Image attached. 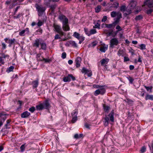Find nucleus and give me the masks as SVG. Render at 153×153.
<instances>
[{
	"label": "nucleus",
	"mask_w": 153,
	"mask_h": 153,
	"mask_svg": "<svg viewBox=\"0 0 153 153\" xmlns=\"http://www.w3.org/2000/svg\"><path fill=\"white\" fill-rule=\"evenodd\" d=\"M85 126L86 128H89L90 125L89 124L87 123H86L85 124Z\"/></svg>",
	"instance_id": "69168bd1"
},
{
	"label": "nucleus",
	"mask_w": 153,
	"mask_h": 153,
	"mask_svg": "<svg viewBox=\"0 0 153 153\" xmlns=\"http://www.w3.org/2000/svg\"><path fill=\"white\" fill-rule=\"evenodd\" d=\"M73 117L72 119V122L73 123H74L77 120V116H74Z\"/></svg>",
	"instance_id": "ea45409f"
},
{
	"label": "nucleus",
	"mask_w": 153,
	"mask_h": 153,
	"mask_svg": "<svg viewBox=\"0 0 153 153\" xmlns=\"http://www.w3.org/2000/svg\"><path fill=\"white\" fill-rule=\"evenodd\" d=\"M101 6H99V5L95 9V12L97 13L99 12L100 11V10L101 9Z\"/></svg>",
	"instance_id": "f704fd0d"
},
{
	"label": "nucleus",
	"mask_w": 153,
	"mask_h": 153,
	"mask_svg": "<svg viewBox=\"0 0 153 153\" xmlns=\"http://www.w3.org/2000/svg\"><path fill=\"white\" fill-rule=\"evenodd\" d=\"M41 43L40 42V40L39 39H36L35 41V42L33 44V46H36L37 47H39V45Z\"/></svg>",
	"instance_id": "412c9836"
},
{
	"label": "nucleus",
	"mask_w": 153,
	"mask_h": 153,
	"mask_svg": "<svg viewBox=\"0 0 153 153\" xmlns=\"http://www.w3.org/2000/svg\"><path fill=\"white\" fill-rule=\"evenodd\" d=\"M147 5L149 7L151 8L153 7V0H149L144 2V5L143 6Z\"/></svg>",
	"instance_id": "9b49d317"
},
{
	"label": "nucleus",
	"mask_w": 153,
	"mask_h": 153,
	"mask_svg": "<svg viewBox=\"0 0 153 153\" xmlns=\"http://www.w3.org/2000/svg\"><path fill=\"white\" fill-rule=\"evenodd\" d=\"M82 72L85 74H87L88 76L90 77L92 75V73L91 71L87 69L84 68H82Z\"/></svg>",
	"instance_id": "9d476101"
},
{
	"label": "nucleus",
	"mask_w": 153,
	"mask_h": 153,
	"mask_svg": "<svg viewBox=\"0 0 153 153\" xmlns=\"http://www.w3.org/2000/svg\"><path fill=\"white\" fill-rule=\"evenodd\" d=\"M78 114V111L77 110H74L73 112L72 113V115L73 116H77Z\"/></svg>",
	"instance_id": "37998d69"
},
{
	"label": "nucleus",
	"mask_w": 153,
	"mask_h": 153,
	"mask_svg": "<svg viewBox=\"0 0 153 153\" xmlns=\"http://www.w3.org/2000/svg\"><path fill=\"white\" fill-rule=\"evenodd\" d=\"M84 31L86 34H87L88 36H90L89 32L88 31L87 28H85Z\"/></svg>",
	"instance_id": "09e8293b"
},
{
	"label": "nucleus",
	"mask_w": 153,
	"mask_h": 153,
	"mask_svg": "<svg viewBox=\"0 0 153 153\" xmlns=\"http://www.w3.org/2000/svg\"><path fill=\"white\" fill-rule=\"evenodd\" d=\"M29 32V29L28 28H26L24 30H23L21 31L19 33V35L21 36H25V33H26L28 34Z\"/></svg>",
	"instance_id": "dca6fc26"
},
{
	"label": "nucleus",
	"mask_w": 153,
	"mask_h": 153,
	"mask_svg": "<svg viewBox=\"0 0 153 153\" xmlns=\"http://www.w3.org/2000/svg\"><path fill=\"white\" fill-rule=\"evenodd\" d=\"M100 20H98L97 22L95 24V25L93 27L94 28H99L100 27Z\"/></svg>",
	"instance_id": "4be33fe9"
},
{
	"label": "nucleus",
	"mask_w": 153,
	"mask_h": 153,
	"mask_svg": "<svg viewBox=\"0 0 153 153\" xmlns=\"http://www.w3.org/2000/svg\"><path fill=\"white\" fill-rule=\"evenodd\" d=\"M30 115V113L27 111H25L21 114V117L22 118H26L28 117Z\"/></svg>",
	"instance_id": "6ab92c4d"
},
{
	"label": "nucleus",
	"mask_w": 153,
	"mask_h": 153,
	"mask_svg": "<svg viewBox=\"0 0 153 153\" xmlns=\"http://www.w3.org/2000/svg\"><path fill=\"white\" fill-rule=\"evenodd\" d=\"M82 134H76L74 136V137L76 139H78L82 137L83 136Z\"/></svg>",
	"instance_id": "7c9ffc66"
},
{
	"label": "nucleus",
	"mask_w": 153,
	"mask_h": 153,
	"mask_svg": "<svg viewBox=\"0 0 153 153\" xmlns=\"http://www.w3.org/2000/svg\"><path fill=\"white\" fill-rule=\"evenodd\" d=\"M60 38V37L59 36V35L58 34L56 35L55 36V39H59Z\"/></svg>",
	"instance_id": "13d9d810"
},
{
	"label": "nucleus",
	"mask_w": 153,
	"mask_h": 153,
	"mask_svg": "<svg viewBox=\"0 0 153 153\" xmlns=\"http://www.w3.org/2000/svg\"><path fill=\"white\" fill-rule=\"evenodd\" d=\"M104 125L107 126L108 124L109 118L108 117H105L104 119Z\"/></svg>",
	"instance_id": "c756f323"
},
{
	"label": "nucleus",
	"mask_w": 153,
	"mask_h": 153,
	"mask_svg": "<svg viewBox=\"0 0 153 153\" xmlns=\"http://www.w3.org/2000/svg\"><path fill=\"white\" fill-rule=\"evenodd\" d=\"M35 110V108L34 107H32L30 108L29 109V111L33 113Z\"/></svg>",
	"instance_id": "c03bdc74"
},
{
	"label": "nucleus",
	"mask_w": 153,
	"mask_h": 153,
	"mask_svg": "<svg viewBox=\"0 0 153 153\" xmlns=\"http://www.w3.org/2000/svg\"><path fill=\"white\" fill-rule=\"evenodd\" d=\"M73 36L78 39L79 40L82 41H83L85 39V38L84 37L82 36H80V34L76 32H75L74 33Z\"/></svg>",
	"instance_id": "ddd939ff"
},
{
	"label": "nucleus",
	"mask_w": 153,
	"mask_h": 153,
	"mask_svg": "<svg viewBox=\"0 0 153 153\" xmlns=\"http://www.w3.org/2000/svg\"><path fill=\"white\" fill-rule=\"evenodd\" d=\"M117 54L119 56H123V51L122 50L120 49L117 53Z\"/></svg>",
	"instance_id": "a878e982"
},
{
	"label": "nucleus",
	"mask_w": 153,
	"mask_h": 153,
	"mask_svg": "<svg viewBox=\"0 0 153 153\" xmlns=\"http://www.w3.org/2000/svg\"><path fill=\"white\" fill-rule=\"evenodd\" d=\"M1 44L2 46V48L4 49H5L6 47V45L3 42Z\"/></svg>",
	"instance_id": "4d7b16f0"
},
{
	"label": "nucleus",
	"mask_w": 153,
	"mask_h": 153,
	"mask_svg": "<svg viewBox=\"0 0 153 153\" xmlns=\"http://www.w3.org/2000/svg\"><path fill=\"white\" fill-rule=\"evenodd\" d=\"M53 27L54 31L58 33L61 36L65 35V33L62 31L60 26L56 24H54Z\"/></svg>",
	"instance_id": "39448f33"
},
{
	"label": "nucleus",
	"mask_w": 153,
	"mask_h": 153,
	"mask_svg": "<svg viewBox=\"0 0 153 153\" xmlns=\"http://www.w3.org/2000/svg\"><path fill=\"white\" fill-rule=\"evenodd\" d=\"M41 49L43 50H45L46 48V45L45 43H40Z\"/></svg>",
	"instance_id": "bb28decb"
},
{
	"label": "nucleus",
	"mask_w": 153,
	"mask_h": 153,
	"mask_svg": "<svg viewBox=\"0 0 153 153\" xmlns=\"http://www.w3.org/2000/svg\"><path fill=\"white\" fill-rule=\"evenodd\" d=\"M130 83H132L134 81V79L131 77L129 76L127 78Z\"/></svg>",
	"instance_id": "de8ad7c7"
},
{
	"label": "nucleus",
	"mask_w": 153,
	"mask_h": 153,
	"mask_svg": "<svg viewBox=\"0 0 153 153\" xmlns=\"http://www.w3.org/2000/svg\"><path fill=\"white\" fill-rule=\"evenodd\" d=\"M107 19V17L106 16H103V18L102 19V22H105Z\"/></svg>",
	"instance_id": "864d4df0"
},
{
	"label": "nucleus",
	"mask_w": 153,
	"mask_h": 153,
	"mask_svg": "<svg viewBox=\"0 0 153 153\" xmlns=\"http://www.w3.org/2000/svg\"><path fill=\"white\" fill-rule=\"evenodd\" d=\"M104 111L107 113H108L109 110L110 109V107L108 106H104Z\"/></svg>",
	"instance_id": "c85d7f7f"
},
{
	"label": "nucleus",
	"mask_w": 153,
	"mask_h": 153,
	"mask_svg": "<svg viewBox=\"0 0 153 153\" xmlns=\"http://www.w3.org/2000/svg\"><path fill=\"white\" fill-rule=\"evenodd\" d=\"M5 42L9 44V46L11 47V45L14 44L16 42V40L14 39H10L7 38H5L4 39Z\"/></svg>",
	"instance_id": "6e6552de"
},
{
	"label": "nucleus",
	"mask_w": 153,
	"mask_h": 153,
	"mask_svg": "<svg viewBox=\"0 0 153 153\" xmlns=\"http://www.w3.org/2000/svg\"><path fill=\"white\" fill-rule=\"evenodd\" d=\"M126 7L124 5L122 6L120 8V10L124 12V11L126 10Z\"/></svg>",
	"instance_id": "a19ab883"
},
{
	"label": "nucleus",
	"mask_w": 153,
	"mask_h": 153,
	"mask_svg": "<svg viewBox=\"0 0 153 153\" xmlns=\"http://www.w3.org/2000/svg\"><path fill=\"white\" fill-rule=\"evenodd\" d=\"M145 98L146 100H153V95L147 94L146 97Z\"/></svg>",
	"instance_id": "b1692460"
},
{
	"label": "nucleus",
	"mask_w": 153,
	"mask_h": 153,
	"mask_svg": "<svg viewBox=\"0 0 153 153\" xmlns=\"http://www.w3.org/2000/svg\"><path fill=\"white\" fill-rule=\"evenodd\" d=\"M2 57L4 58H5L7 57L8 58L9 57V56L7 55H5L4 54H3L2 55Z\"/></svg>",
	"instance_id": "338daca9"
},
{
	"label": "nucleus",
	"mask_w": 153,
	"mask_h": 153,
	"mask_svg": "<svg viewBox=\"0 0 153 153\" xmlns=\"http://www.w3.org/2000/svg\"><path fill=\"white\" fill-rule=\"evenodd\" d=\"M36 8L39 12V15L41 16L45 10V8L39 6H38Z\"/></svg>",
	"instance_id": "4468645a"
},
{
	"label": "nucleus",
	"mask_w": 153,
	"mask_h": 153,
	"mask_svg": "<svg viewBox=\"0 0 153 153\" xmlns=\"http://www.w3.org/2000/svg\"><path fill=\"white\" fill-rule=\"evenodd\" d=\"M124 59V61L125 62L128 61L129 60V59L127 57L125 56Z\"/></svg>",
	"instance_id": "bf43d9fd"
},
{
	"label": "nucleus",
	"mask_w": 153,
	"mask_h": 153,
	"mask_svg": "<svg viewBox=\"0 0 153 153\" xmlns=\"http://www.w3.org/2000/svg\"><path fill=\"white\" fill-rule=\"evenodd\" d=\"M44 61L45 63L49 62L51 61L50 59H45L43 57L42 61Z\"/></svg>",
	"instance_id": "58836bf2"
},
{
	"label": "nucleus",
	"mask_w": 153,
	"mask_h": 153,
	"mask_svg": "<svg viewBox=\"0 0 153 153\" xmlns=\"http://www.w3.org/2000/svg\"><path fill=\"white\" fill-rule=\"evenodd\" d=\"M20 149L21 150V151H22V152H23L24 150H25V145H22L20 147Z\"/></svg>",
	"instance_id": "5fc2aeb1"
},
{
	"label": "nucleus",
	"mask_w": 153,
	"mask_h": 153,
	"mask_svg": "<svg viewBox=\"0 0 153 153\" xmlns=\"http://www.w3.org/2000/svg\"><path fill=\"white\" fill-rule=\"evenodd\" d=\"M146 150V148L145 147H143L141 148L140 151L142 153H143L145 152Z\"/></svg>",
	"instance_id": "8fccbe9b"
},
{
	"label": "nucleus",
	"mask_w": 153,
	"mask_h": 153,
	"mask_svg": "<svg viewBox=\"0 0 153 153\" xmlns=\"http://www.w3.org/2000/svg\"><path fill=\"white\" fill-rule=\"evenodd\" d=\"M4 62L2 59V57H0V66L1 65L4 64Z\"/></svg>",
	"instance_id": "49530a36"
},
{
	"label": "nucleus",
	"mask_w": 153,
	"mask_h": 153,
	"mask_svg": "<svg viewBox=\"0 0 153 153\" xmlns=\"http://www.w3.org/2000/svg\"><path fill=\"white\" fill-rule=\"evenodd\" d=\"M152 9L148 10L147 11V13L148 14H150L152 12Z\"/></svg>",
	"instance_id": "e2e57ef3"
},
{
	"label": "nucleus",
	"mask_w": 153,
	"mask_h": 153,
	"mask_svg": "<svg viewBox=\"0 0 153 153\" xmlns=\"http://www.w3.org/2000/svg\"><path fill=\"white\" fill-rule=\"evenodd\" d=\"M9 125H10L9 124H7V123H6V124L4 126V128H9V127H8V126H9Z\"/></svg>",
	"instance_id": "680f3d73"
},
{
	"label": "nucleus",
	"mask_w": 153,
	"mask_h": 153,
	"mask_svg": "<svg viewBox=\"0 0 153 153\" xmlns=\"http://www.w3.org/2000/svg\"><path fill=\"white\" fill-rule=\"evenodd\" d=\"M14 68V67L13 66H11L8 69L7 71H8V72H10L12 71H13Z\"/></svg>",
	"instance_id": "79ce46f5"
},
{
	"label": "nucleus",
	"mask_w": 153,
	"mask_h": 153,
	"mask_svg": "<svg viewBox=\"0 0 153 153\" xmlns=\"http://www.w3.org/2000/svg\"><path fill=\"white\" fill-rule=\"evenodd\" d=\"M144 86L148 91L149 89H150V90H151L152 88V86H151L150 87H147V86H145V85Z\"/></svg>",
	"instance_id": "3c124183"
},
{
	"label": "nucleus",
	"mask_w": 153,
	"mask_h": 153,
	"mask_svg": "<svg viewBox=\"0 0 153 153\" xmlns=\"http://www.w3.org/2000/svg\"><path fill=\"white\" fill-rule=\"evenodd\" d=\"M69 43H71V46L74 47H77V44L74 41H70Z\"/></svg>",
	"instance_id": "cd10ccee"
},
{
	"label": "nucleus",
	"mask_w": 153,
	"mask_h": 153,
	"mask_svg": "<svg viewBox=\"0 0 153 153\" xmlns=\"http://www.w3.org/2000/svg\"><path fill=\"white\" fill-rule=\"evenodd\" d=\"M59 19L62 22V28L65 31L70 30V27L68 24V19L64 16L61 15L59 16Z\"/></svg>",
	"instance_id": "f257e3e1"
},
{
	"label": "nucleus",
	"mask_w": 153,
	"mask_h": 153,
	"mask_svg": "<svg viewBox=\"0 0 153 153\" xmlns=\"http://www.w3.org/2000/svg\"><path fill=\"white\" fill-rule=\"evenodd\" d=\"M116 29L117 30L116 31L117 33L118 31H120L122 30V29L121 27L119 25L117 26L116 27Z\"/></svg>",
	"instance_id": "c9c22d12"
},
{
	"label": "nucleus",
	"mask_w": 153,
	"mask_h": 153,
	"mask_svg": "<svg viewBox=\"0 0 153 153\" xmlns=\"http://www.w3.org/2000/svg\"><path fill=\"white\" fill-rule=\"evenodd\" d=\"M140 49L141 50L145 49L146 48V46L144 44H142L140 45Z\"/></svg>",
	"instance_id": "a18cd8bd"
},
{
	"label": "nucleus",
	"mask_w": 153,
	"mask_h": 153,
	"mask_svg": "<svg viewBox=\"0 0 153 153\" xmlns=\"http://www.w3.org/2000/svg\"><path fill=\"white\" fill-rule=\"evenodd\" d=\"M97 42L96 41L93 42L91 43L92 46L93 47H94L97 45Z\"/></svg>",
	"instance_id": "6e6d98bb"
},
{
	"label": "nucleus",
	"mask_w": 153,
	"mask_h": 153,
	"mask_svg": "<svg viewBox=\"0 0 153 153\" xmlns=\"http://www.w3.org/2000/svg\"><path fill=\"white\" fill-rule=\"evenodd\" d=\"M6 114L4 112L0 113V127L2 125L7 118Z\"/></svg>",
	"instance_id": "0eeeda50"
},
{
	"label": "nucleus",
	"mask_w": 153,
	"mask_h": 153,
	"mask_svg": "<svg viewBox=\"0 0 153 153\" xmlns=\"http://www.w3.org/2000/svg\"><path fill=\"white\" fill-rule=\"evenodd\" d=\"M111 15L112 17H114L116 16H117V17H119V18L122 17V15L119 12L112 11L111 13Z\"/></svg>",
	"instance_id": "1a4fd4ad"
},
{
	"label": "nucleus",
	"mask_w": 153,
	"mask_h": 153,
	"mask_svg": "<svg viewBox=\"0 0 153 153\" xmlns=\"http://www.w3.org/2000/svg\"><path fill=\"white\" fill-rule=\"evenodd\" d=\"M41 55L40 54H37L36 55V58L38 61H42L43 57H40Z\"/></svg>",
	"instance_id": "2f4dec72"
},
{
	"label": "nucleus",
	"mask_w": 153,
	"mask_h": 153,
	"mask_svg": "<svg viewBox=\"0 0 153 153\" xmlns=\"http://www.w3.org/2000/svg\"><path fill=\"white\" fill-rule=\"evenodd\" d=\"M56 6L55 5H51V8L52 9V10H53L54 9H55L56 8Z\"/></svg>",
	"instance_id": "052dcab7"
},
{
	"label": "nucleus",
	"mask_w": 153,
	"mask_h": 153,
	"mask_svg": "<svg viewBox=\"0 0 153 153\" xmlns=\"http://www.w3.org/2000/svg\"><path fill=\"white\" fill-rule=\"evenodd\" d=\"M66 54L65 52H63L62 55V57L63 59H65L66 57Z\"/></svg>",
	"instance_id": "603ef678"
},
{
	"label": "nucleus",
	"mask_w": 153,
	"mask_h": 153,
	"mask_svg": "<svg viewBox=\"0 0 153 153\" xmlns=\"http://www.w3.org/2000/svg\"><path fill=\"white\" fill-rule=\"evenodd\" d=\"M94 87L98 88L94 92V94L95 96H97L99 94L103 95L105 93V89L103 86L95 85H94Z\"/></svg>",
	"instance_id": "f03ea898"
},
{
	"label": "nucleus",
	"mask_w": 153,
	"mask_h": 153,
	"mask_svg": "<svg viewBox=\"0 0 153 153\" xmlns=\"http://www.w3.org/2000/svg\"><path fill=\"white\" fill-rule=\"evenodd\" d=\"M142 18L143 17L141 15H139L136 16L135 19L136 20L138 21L141 20L142 19Z\"/></svg>",
	"instance_id": "e433bc0d"
},
{
	"label": "nucleus",
	"mask_w": 153,
	"mask_h": 153,
	"mask_svg": "<svg viewBox=\"0 0 153 153\" xmlns=\"http://www.w3.org/2000/svg\"><path fill=\"white\" fill-rule=\"evenodd\" d=\"M114 110H112L111 113L109 114L108 116L110 117V120L113 122L114 121Z\"/></svg>",
	"instance_id": "aec40b11"
},
{
	"label": "nucleus",
	"mask_w": 153,
	"mask_h": 153,
	"mask_svg": "<svg viewBox=\"0 0 153 153\" xmlns=\"http://www.w3.org/2000/svg\"><path fill=\"white\" fill-rule=\"evenodd\" d=\"M110 47L113 48L114 46H117L119 43V41L116 38L112 39L110 41Z\"/></svg>",
	"instance_id": "423d86ee"
},
{
	"label": "nucleus",
	"mask_w": 153,
	"mask_h": 153,
	"mask_svg": "<svg viewBox=\"0 0 153 153\" xmlns=\"http://www.w3.org/2000/svg\"><path fill=\"white\" fill-rule=\"evenodd\" d=\"M73 62L72 60H69L68 61V63L70 65H71L73 63Z\"/></svg>",
	"instance_id": "774afa93"
},
{
	"label": "nucleus",
	"mask_w": 153,
	"mask_h": 153,
	"mask_svg": "<svg viewBox=\"0 0 153 153\" xmlns=\"http://www.w3.org/2000/svg\"><path fill=\"white\" fill-rule=\"evenodd\" d=\"M71 78L73 80L75 79V77H74L72 75L69 74L68 76L64 77L63 79V80L65 82H69L71 80Z\"/></svg>",
	"instance_id": "f8f14e48"
},
{
	"label": "nucleus",
	"mask_w": 153,
	"mask_h": 153,
	"mask_svg": "<svg viewBox=\"0 0 153 153\" xmlns=\"http://www.w3.org/2000/svg\"><path fill=\"white\" fill-rule=\"evenodd\" d=\"M96 30L95 29H91L90 32H89V34H90V36L91 34H94L96 33Z\"/></svg>",
	"instance_id": "473e14b6"
},
{
	"label": "nucleus",
	"mask_w": 153,
	"mask_h": 153,
	"mask_svg": "<svg viewBox=\"0 0 153 153\" xmlns=\"http://www.w3.org/2000/svg\"><path fill=\"white\" fill-rule=\"evenodd\" d=\"M120 18H119L118 17H117L114 21L113 23L114 25V27L120 21Z\"/></svg>",
	"instance_id": "5701e85b"
},
{
	"label": "nucleus",
	"mask_w": 153,
	"mask_h": 153,
	"mask_svg": "<svg viewBox=\"0 0 153 153\" xmlns=\"http://www.w3.org/2000/svg\"><path fill=\"white\" fill-rule=\"evenodd\" d=\"M109 59L108 58L102 59L100 61L101 65L103 66H105L106 65L109 61Z\"/></svg>",
	"instance_id": "a211bd4d"
},
{
	"label": "nucleus",
	"mask_w": 153,
	"mask_h": 153,
	"mask_svg": "<svg viewBox=\"0 0 153 153\" xmlns=\"http://www.w3.org/2000/svg\"><path fill=\"white\" fill-rule=\"evenodd\" d=\"M50 104L48 100H46L43 103H40L36 106L37 110H41L44 109H48L49 107Z\"/></svg>",
	"instance_id": "7ed1b4c3"
},
{
	"label": "nucleus",
	"mask_w": 153,
	"mask_h": 153,
	"mask_svg": "<svg viewBox=\"0 0 153 153\" xmlns=\"http://www.w3.org/2000/svg\"><path fill=\"white\" fill-rule=\"evenodd\" d=\"M82 59L80 57H77L75 60L76 66L77 68H78L80 66Z\"/></svg>",
	"instance_id": "f3484780"
},
{
	"label": "nucleus",
	"mask_w": 153,
	"mask_h": 153,
	"mask_svg": "<svg viewBox=\"0 0 153 153\" xmlns=\"http://www.w3.org/2000/svg\"><path fill=\"white\" fill-rule=\"evenodd\" d=\"M38 21L37 25L38 26L40 27L43 24L44 22L41 21L40 20H39V19H38Z\"/></svg>",
	"instance_id": "4c0bfd02"
},
{
	"label": "nucleus",
	"mask_w": 153,
	"mask_h": 153,
	"mask_svg": "<svg viewBox=\"0 0 153 153\" xmlns=\"http://www.w3.org/2000/svg\"><path fill=\"white\" fill-rule=\"evenodd\" d=\"M136 5V3L135 2H131L126 7V10L127 13H125L124 15H128L131 13V11L134 8Z\"/></svg>",
	"instance_id": "20e7f679"
},
{
	"label": "nucleus",
	"mask_w": 153,
	"mask_h": 153,
	"mask_svg": "<svg viewBox=\"0 0 153 153\" xmlns=\"http://www.w3.org/2000/svg\"><path fill=\"white\" fill-rule=\"evenodd\" d=\"M134 68V66L133 65H130L129 66V69L130 70H133Z\"/></svg>",
	"instance_id": "0e129e2a"
},
{
	"label": "nucleus",
	"mask_w": 153,
	"mask_h": 153,
	"mask_svg": "<svg viewBox=\"0 0 153 153\" xmlns=\"http://www.w3.org/2000/svg\"><path fill=\"white\" fill-rule=\"evenodd\" d=\"M33 86L34 88H36L38 85V81L36 80L33 81L32 82Z\"/></svg>",
	"instance_id": "393cba45"
},
{
	"label": "nucleus",
	"mask_w": 153,
	"mask_h": 153,
	"mask_svg": "<svg viewBox=\"0 0 153 153\" xmlns=\"http://www.w3.org/2000/svg\"><path fill=\"white\" fill-rule=\"evenodd\" d=\"M105 25L106 27L108 28H111L114 27V25L113 23L109 24H105Z\"/></svg>",
	"instance_id": "72a5a7b5"
},
{
	"label": "nucleus",
	"mask_w": 153,
	"mask_h": 153,
	"mask_svg": "<svg viewBox=\"0 0 153 153\" xmlns=\"http://www.w3.org/2000/svg\"><path fill=\"white\" fill-rule=\"evenodd\" d=\"M108 45L105 44H103L100 47V50L102 52H105L108 49Z\"/></svg>",
	"instance_id": "2eb2a0df"
}]
</instances>
